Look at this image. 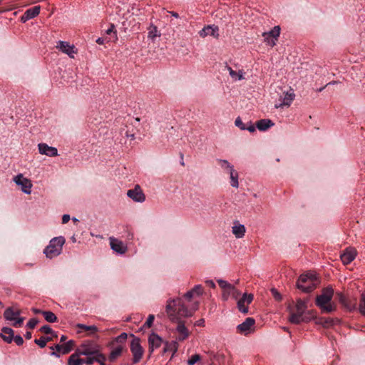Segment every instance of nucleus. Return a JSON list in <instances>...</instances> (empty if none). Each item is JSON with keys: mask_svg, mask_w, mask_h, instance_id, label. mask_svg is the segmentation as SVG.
Instances as JSON below:
<instances>
[{"mask_svg": "<svg viewBox=\"0 0 365 365\" xmlns=\"http://www.w3.org/2000/svg\"><path fill=\"white\" fill-rule=\"evenodd\" d=\"M356 300L351 301V300L347 299L346 301V302L343 304V306L349 310H352L356 308Z\"/></svg>", "mask_w": 365, "mask_h": 365, "instance_id": "nucleus-40", "label": "nucleus"}, {"mask_svg": "<svg viewBox=\"0 0 365 365\" xmlns=\"http://www.w3.org/2000/svg\"><path fill=\"white\" fill-rule=\"evenodd\" d=\"M235 124L237 127L240 128L241 130H245V128H246V125L243 122L242 120H241V118L240 117L237 118L235 121Z\"/></svg>", "mask_w": 365, "mask_h": 365, "instance_id": "nucleus-46", "label": "nucleus"}, {"mask_svg": "<svg viewBox=\"0 0 365 365\" xmlns=\"http://www.w3.org/2000/svg\"><path fill=\"white\" fill-rule=\"evenodd\" d=\"M150 351H153L154 349L159 348L162 343V339L156 334L153 333L149 339Z\"/></svg>", "mask_w": 365, "mask_h": 365, "instance_id": "nucleus-23", "label": "nucleus"}, {"mask_svg": "<svg viewBox=\"0 0 365 365\" xmlns=\"http://www.w3.org/2000/svg\"><path fill=\"white\" fill-rule=\"evenodd\" d=\"M66 242L63 237L59 236L52 238L49 244L43 250V254L47 258L52 259L61 255L63 246Z\"/></svg>", "mask_w": 365, "mask_h": 365, "instance_id": "nucleus-4", "label": "nucleus"}, {"mask_svg": "<svg viewBox=\"0 0 365 365\" xmlns=\"http://www.w3.org/2000/svg\"><path fill=\"white\" fill-rule=\"evenodd\" d=\"M115 26L113 24H110V28L106 31V38L107 42L115 41L118 39L116 31L114 29Z\"/></svg>", "mask_w": 365, "mask_h": 365, "instance_id": "nucleus-27", "label": "nucleus"}, {"mask_svg": "<svg viewBox=\"0 0 365 365\" xmlns=\"http://www.w3.org/2000/svg\"><path fill=\"white\" fill-rule=\"evenodd\" d=\"M228 173L230 174L231 185L234 187H238L239 182L237 172L235 171L234 168H232L230 171H228Z\"/></svg>", "mask_w": 365, "mask_h": 365, "instance_id": "nucleus-31", "label": "nucleus"}, {"mask_svg": "<svg viewBox=\"0 0 365 365\" xmlns=\"http://www.w3.org/2000/svg\"><path fill=\"white\" fill-rule=\"evenodd\" d=\"M4 317L6 320L13 322L12 325L15 327H20L24 321V318L20 317V312L11 307L4 311Z\"/></svg>", "mask_w": 365, "mask_h": 365, "instance_id": "nucleus-7", "label": "nucleus"}, {"mask_svg": "<svg viewBox=\"0 0 365 365\" xmlns=\"http://www.w3.org/2000/svg\"><path fill=\"white\" fill-rule=\"evenodd\" d=\"M13 341H14V342H15L18 346L22 345V344H23V343H24V339H23V338H22V336H20V335H16V336H14Z\"/></svg>", "mask_w": 365, "mask_h": 365, "instance_id": "nucleus-52", "label": "nucleus"}, {"mask_svg": "<svg viewBox=\"0 0 365 365\" xmlns=\"http://www.w3.org/2000/svg\"><path fill=\"white\" fill-rule=\"evenodd\" d=\"M319 324H322L324 327H329L332 326L333 324V319H324L322 318L319 319Z\"/></svg>", "mask_w": 365, "mask_h": 365, "instance_id": "nucleus-41", "label": "nucleus"}, {"mask_svg": "<svg viewBox=\"0 0 365 365\" xmlns=\"http://www.w3.org/2000/svg\"><path fill=\"white\" fill-rule=\"evenodd\" d=\"M205 283H206L207 285H208L209 287H210L212 288H215V283H214V282L212 280H206Z\"/></svg>", "mask_w": 365, "mask_h": 365, "instance_id": "nucleus-60", "label": "nucleus"}, {"mask_svg": "<svg viewBox=\"0 0 365 365\" xmlns=\"http://www.w3.org/2000/svg\"><path fill=\"white\" fill-rule=\"evenodd\" d=\"M231 77L235 80H241L243 79V72L240 71L239 72L235 71L234 70H231Z\"/></svg>", "mask_w": 365, "mask_h": 365, "instance_id": "nucleus-42", "label": "nucleus"}, {"mask_svg": "<svg viewBox=\"0 0 365 365\" xmlns=\"http://www.w3.org/2000/svg\"><path fill=\"white\" fill-rule=\"evenodd\" d=\"M123 345L118 344L116 347H115L110 352L109 355V360L110 361H113L115 360L116 358H118L123 351Z\"/></svg>", "mask_w": 365, "mask_h": 365, "instance_id": "nucleus-30", "label": "nucleus"}, {"mask_svg": "<svg viewBox=\"0 0 365 365\" xmlns=\"http://www.w3.org/2000/svg\"><path fill=\"white\" fill-rule=\"evenodd\" d=\"M71 220V217L68 214H64L63 216H62V223L63 224H66L67 222H68V221Z\"/></svg>", "mask_w": 365, "mask_h": 365, "instance_id": "nucleus-56", "label": "nucleus"}, {"mask_svg": "<svg viewBox=\"0 0 365 365\" xmlns=\"http://www.w3.org/2000/svg\"><path fill=\"white\" fill-rule=\"evenodd\" d=\"M74 346V341L69 340L62 344H56L54 347H51L52 349H56V351L51 353L52 356L60 357V354H66L70 352Z\"/></svg>", "mask_w": 365, "mask_h": 365, "instance_id": "nucleus-11", "label": "nucleus"}, {"mask_svg": "<svg viewBox=\"0 0 365 365\" xmlns=\"http://www.w3.org/2000/svg\"><path fill=\"white\" fill-rule=\"evenodd\" d=\"M127 334L126 333H122L120 335H119L118 336H117L113 343H116L118 344H121L123 345V344H124L126 341V339H127Z\"/></svg>", "mask_w": 365, "mask_h": 365, "instance_id": "nucleus-36", "label": "nucleus"}, {"mask_svg": "<svg viewBox=\"0 0 365 365\" xmlns=\"http://www.w3.org/2000/svg\"><path fill=\"white\" fill-rule=\"evenodd\" d=\"M207 354L210 356V361H212L216 356L215 354L213 351H208Z\"/></svg>", "mask_w": 365, "mask_h": 365, "instance_id": "nucleus-62", "label": "nucleus"}, {"mask_svg": "<svg viewBox=\"0 0 365 365\" xmlns=\"http://www.w3.org/2000/svg\"><path fill=\"white\" fill-rule=\"evenodd\" d=\"M32 312L36 314H42V312H43L44 311H42L37 308H33Z\"/></svg>", "mask_w": 365, "mask_h": 365, "instance_id": "nucleus-61", "label": "nucleus"}, {"mask_svg": "<svg viewBox=\"0 0 365 365\" xmlns=\"http://www.w3.org/2000/svg\"><path fill=\"white\" fill-rule=\"evenodd\" d=\"M237 308L244 314H247L248 312V307L245 306V297H242L238 300Z\"/></svg>", "mask_w": 365, "mask_h": 365, "instance_id": "nucleus-34", "label": "nucleus"}, {"mask_svg": "<svg viewBox=\"0 0 365 365\" xmlns=\"http://www.w3.org/2000/svg\"><path fill=\"white\" fill-rule=\"evenodd\" d=\"M96 43H98V44H103L105 43H108L107 42V38L105 36L98 38L96 40Z\"/></svg>", "mask_w": 365, "mask_h": 365, "instance_id": "nucleus-57", "label": "nucleus"}, {"mask_svg": "<svg viewBox=\"0 0 365 365\" xmlns=\"http://www.w3.org/2000/svg\"><path fill=\"white\" fill-rule=\"evenodd\" d=\"M356 256V250L354 248L349 247L341 255L340 257L344 264H350Z\"/></svg>", "mask_w": 365, "mask_h": 365, "instance_id": "nucleus-17", "label": "nucleus"}, {"mask_svg": "<svg viewBox=\"0 0 365 365\" xmlns=\"http://www.w3.org/2000/svg\"><path fill=\"white\" fill-rule=\"evenodd\" d=\"M242 297H245V303L248 305L250 304L252 300H253V295L252 294H244Z\"/></svg>", "mask_w": 365, "mask_h": 365, "instance_id": "nucleus-53", "label": "nucleus"}, {"mask_svg": "<svg viewBox=\"0 0 365 365\" xmlns=\"http://www.w3.org/2000/svg\"><path fill=\"white\" fill-rule=\"evenodd\" d=\"M38 148L39 153L41 155H45L48 157H56L58 155L57 148L55 147L49 146L46 143H38Z\"/></svg>", "mask_w": 365, "mask_h": 365, "instance_id": "nucleus-15", "label": "nucleus"}, {"mask_svg": "<svg viewBox=\"0 0 365 365\" xmlns=\"http://www.w3.org/2000/svg\"><path fill=\"white\" fill-rule=\"evenodd\" d=\"M245 130H249L250 133H253L256 129L255 126L251 122H248V125H246Z\"/></svg>", "mask_w": 365, "mask_h": 365, "instance_id": "nucleus-54", "label": "nucleus"}, {"mask_svg": "<svg viewBox=\"0 0 365 365\" xmlns=\"http://www.w3.org/2000/svg\"><path fill=\"white\" fill-rule=\"evenodd\" d=\"M91 364V357L84 359V358L80 357L78 354H73L68 360V365H82V364Z\"/></svg>", "mask_w": 365, "mask_h": 365, "instance_id": "nucleus-20", "label": "nucleus"}, {"mask_svg": "<svg viewBox=\"0 0 365 365\" xmlns=\"http://www.w3.org/2000/svg\"><path fill=\"white\" fill-rule=\"evenodd\" d=\"M109 240L110 247L114 252L120 255L125 254L126 252L128 250L127 246H125L122 241L113 237H110Z\"/></svg>", "mask_w": 365, "mask_h": 365, "instance_id": "nucleus-16", "label": "nucleus"}, {"mask_svg": "<svg viewBox=\"0 0 365 365\" xmlns=\"http://www.w3.org/2000/svg\"><path fill=\"white\" fill-rule=\"evenodd\" d=\"M218 165L225 170L228 173L231 169L234 168L233 166L226 160L217 159Z\"/></svg>", "mask_w": 365, "mask_h": 365, "instance_id": "nucleus-33", "label": "nucleus"}, {"mask_svg": "<svg viewBox=\"0 0 365 365\" xmlns=\"http://www.w3.org/2000/svg\"><path fill=\"white\" fill-rule=\"evenodd\" d=\"M274 125V123L269 119H261L256 123V127L261 131H265Z\"/></svg>", "mask_w": 365, "mask_h": 365, "instance_id": "nucleus-26", "label": "nucleus"}, {"mask_svg": "<svg viewBox=\"0 0 365 365\" xmlns=\"http://www.w3.org/2000/svg\"><path fill=\"white\" fill-rule=\"evenodd\" d=\"M201 359V356L199 354L192 355L190 359L188 360L187 363L189 365H194L195 363L199 361Z\"/></svg>", "mask_w": 365, "mask_h": 365, "instance_id": "nucleus-43", "label": "nucleus"}, {"mask_svg": "<svg viewBox=\"0 0 365 365\" xmlns=\"http://www.w3.org/2000/svg\"><path fill=\"white\" fill-rule=\"evenodd\" d=\"M179 336L178 337V339L179 341H184L190 335V332L188 329L185 326V323L182 321H178V326L176 328Z\"/></svg>", "mask_w": 365, "mask_h": 365, "instance_id": "nucleus-22", "label": "nucleus"}, {"mask_svg": "<svg viewBox=\"0 0 365 365\" xmlns=\"http://www.w3.org/2000/svg\"><path fill=\"white\" fill-rule=\"evenodd\" d=\"M245 227L243 225L237 224L232 227V233L237 238H241L245 235Z\"/></svg>", "mask_w": 365, "mask_h": 365, "instance_id": "nucleus-29", "label": "nucleus"}, {"mask_svg": "<svg viewBox=\"0 0 365 365\" xmlns=\"http://www.w3.org/2000/svg\"><path fill=\"white\" fill-rule=\"evenodd\" d=\"M131 130H130V127L128 125H125L123 128H121L120 134L123 137L130 138L131 140H134L135 138V131L133 126L130 127Z\"/></svg>", "mask_w": 365, "mask_h": 365, "instance_id": "nucleus-28", "label": "nucleus"}, {"mask_svg": "<svg viewBox=\"0 0 365 365\" xmlns=\"http://www.w3.org/2000/svg\"><path fill=\"white\" fill-rule=\"evenodd\" d=\"M130 351L133 355V363L137 364L140 361L143 354V349L140 344L139 339L134 338L130 344Z\"/></svg>", "mask_w": 365, "mask_h": 365, "instance_id": "nucleus-12", "label": "nucleus"}, {"mask_svg": "<svg viewBox=\"0 0 365 365\" xmlns=\"http://www.w3.org/2000/svg\"><path fill=\"white\" fill-rule=\"evenodd\" d=\"M98 331H99L98 329L96 326L93 325V343L96 339L98 338V336L96 335ZM105 356L98 353V349L94 346V344H93V364L96 361L99 363L101 365H105Z\"/></svg>", "mask_w": 365, "mask_h": 365, "instance_id": "nucleus-13", "label": "nucleus"}, {"mask_svg": "<svg viewBox=\"0 0 365 365\" xmlns=\"http://www.w3.org/2000/svg\"><path fill=\"white\" fill-rule=\"evenodd\" d=\"M218 28L217 26H207L200 31L199 34L201 37H205L207 36H217Z\"/></svg>", "mask_w": 365, "mask_h": 365, "instance_id": "nucleus-25", "label": "nucleus"}, {"mask_svg": "<svg viewBox=\"0 0 365 365\" xmlns=\"http://www.w3.org/2000/svg\"><path fill=\"white\" fill-rule=\"evenodd\" d=\"M217 282L223 291L222 299L224 301H227L230 296L234 299H237L240 295V292L227 282L222 279H218Z\"/></svg>", "mask_w": 365, "mask_h": 365, "instance_id": "nucleus-6", "label": "nucleus"}, {"mask_svg": "<svg viewBox=\"0 0 365 365\" xmlns=\"http://www.w3.org/2000/svg\"><path fill=\"white\" fill-rule=\"evenodd\" d=\"M56 48L62 53L68 55L71 58H73L74 55L77 53V49L75 46L65 41H58Z\"/></svg>", "mask_w": 365, "mask_h": 365, "instance_id": "nucleus-10", "label": "nucleus"}, {"mask_svg": "<svg viewBox=\"0 0 365 365\" xmlns=\"http://www.w3.org/2000/svg\"><path fill=\"white\" fill-rule=\"evenodd\" d=\"M40 330H41L42 332H43V333L46 334H54L53 331L52 330V329H51L48 325H44V326H43V327L40 329Z\"/></svg>", "mask_w": 365, "mask_h": 365, "instance_id": "nucleus-49", "label": "nucleus"}, {"mask_svg": "<svg viewBox=\"0 0 365 365\" xmlns=\"http://www.w3.org/2000/svg\"><path fill=\"white\" fill-rule=\"evenodd\" d=\"M271 292L272 294V296L273 297L277 300V301H280L282 299V296L280 294L279 292H278V291L274 289V288H272L271 289Z\"/></svg>", "mask_w": 365, "mask_h": 365, "instance_id": "nucleus-50", "label": "nucleus"}, {"mask_svg": "<svg viewBox=\"0 0 365 365\" xmlns=\"http://www.w3.org/2000/svg\"><path fill=\"white\" fill-rule=\"evenodd\" d=\"M31 337H32V334H31V331H27V332L25 334V338H26V339H31Z\"/></svg>", "mask_w": 365, "mask_h": 365, "instance_id": "nucleus-64", "label": "nucleus"}, {"mask_svg": "<svg viewBox=\"0 0 365 365\" xmlns=\"http://www.w3.org/2000/svg\"><path fill=\"white\" fill-rule=\"evenodd\" d=\"M154 319V315L150 314L144 324V327H150L153 323Z\"/></svg>", "mask_w": 365, "mask_h": 365, "instance_id": "nucleus-51", "label": "nucleus"}, {"mask_svg": "<svg viewBox=\"0 0 365 365\" xmlns=\"http://www.w3.org/2000/svg\"><path fill=\"white\" fill-rule=\"evenodd\" d=\"M195 326L205 327V319H200L195 323Z\"/></svg>", "mask_w": 365, "mask_h": 365, "instance_id": "nucleus-58", "label": "nucleus"}, {"mask_svg": "<svg viewBox=\"0 0 365 365\" xmlns=\"http://www.w3.org/2000/svg\"><path fill=\"white\" fill-rule=\"evenodd\" d=\"M76 354H78L80 357L85 356L84 359H87L91 357V344L88 341L85 344H83L76 350Z\"/></svg>", "mask_w": 365, "mask_h": 365, "instance_id": "nucleus-19", "label": "nucleus"}, {"mask_svg": "<svg viewBox=\"0 0 365 365\" xmlns=\"http://www.w3.org/2000/svg\"><path fill=\"white\" fill-rule=\"evenodd\" d=\"M38 323V321L37 319L32 318L28 322L26 327L29 329H34Z\"/></svg>", "mask_w": 365, "mask_h": 365, "instance_id": "nucleus-47", "label": "nucleus"}, {"mask_svg": "<svg viewBox=\"0 0 365 365\" xmlns=\"http://www.w3.org/2000/svg\"><path fill=\"white\" fill-rule=\"evenodd\" d=\"M78 327L83 328L86 330H91V326H86L84 324H79L78 325Z\"/></svg>", "mask_w": 365, "mask_h": 365, "instance_id": "nucleus-63", "label": "nucleus"}, {"mask_svg": "<svg viewBox=\"0 0 365 365\" xmlns=\"http://www.w3.org/2000/svg\"><path fill=\"white\" fill-rule=\"evenodd\" d=\"M0 336L4 341L9 344L13 341L14 332L11 328L3 327Z\"/></svg>", "mask_w": 365, "mask_h": 365, "instance_id": "nucleus-24", "label": "nucleus"}, {"mask_svg": "<svg viewBox=\"0 0 365 365\" xmlns=\"http://www.w3.org/2000/svg\"><path fill=\"white\" fill-rule=\"evenodd\" d=\"M42 315L46 322L49 323H53L57 321V317L55 314L51 311H44L42 312Z\"/></svg>", "mask_w": 365, "mask_h": 365, "instance_id": "nucleus-32", "label": "nucleus"}, {"mask_svg": "<svg viewBox=\"0 0 365 365\" xmlns=\"http://www.w3.org/2000/svg\"><path fill=\"white\" fill-rule=\"evenodd\" d=\"M319 278L311 272L300 275L297 282V287L304 292L309 293L312 292L319 284Z\"/></svg>", "mask_w": 365, "mask_h": 365, "instance_id": "nucleus-3", "label": "nucleus"}, {"mask_svg": "<svg viewBox=\"0 0 365 365\" xmlns=\"http://www.w3.org/2000/svg\"><path fill=\"white\" fill-rule=\"evenodd\" d=\"M193 293L197 296L202 294L203 289L200 284L195 285L192 289Z\"/></svg>", "mask_w": 365, "mask_h": 365, "instance_id": "nucleus-44", "label": "nucleus"}, {"mask_svg": "<svg viewBox=\"0 0 365 365\" xmlns=\"http://www.w3.org/2000/svg\"><path fill=\"white\" fill-rule=\"evenodd\" d=\"M166 312L172 321H181V317H188L193 314L184 304L181 299L170 301L166 306Z\"/></svg>", "mask_w": 365, "mask_h": 365, "instance_id": "nucleus-1", "label": "nucleus"}, {"mask_svg": "<svg viewBox=\"0 0 365 365\" xmlns=\"http://www.w3.org/2000/svg\"><path fill=\"white\" fill-rule=\"evenodd\" d=\"M194 295L195 294L193 293V291H192L191 289L184 295V297L188 301H190L193 297Z\"/></svg>", "mask_w": 365, "mask_h": 365, "instance_id": "nucleus-55", "label": "nucleus"}, {"mask_svg": "<svg viewBox=\"0 0 365 365\" xmlns=\"http://www.w3.org/2000/svg\"><path fill=\"white\" fill-rule=\"evenodd\" d=\"M51 339V337H41L40 339H36L34 342L41 348H44L46 345V343Z\"/></svg>", "mask_w": 365, "mask_h": 365, "instance_id": "nucleus-35", "label": "nucleus"}, {"mask_svg": "<svg viewBox=\"0 0 365 365\" xmlns=\"http://www.w3.org/2000/svg\"><path fill=\"white\" fill-rule=\"evenodd\" d=\"M307 309L306 302L299 299L296 304V310L292 312L289 317L290 322L298 324L302 322H309V319L303 317V314Z\"/></svg>", "mask_w": 365, "mask_h": 365, "instance_id": "nucleus-5", "label": "nucleus"}, {"mask_svg": "<svg viewBox=\"0 0 365 365\" xmlns=\"http://www.w3.org/2000/svg\"><path fill=\"white\" fill-rule=\"evenodd\" d=\"M13 180L21 187V190L24 193L27 195L31 194L33 185L29 179L24 178L22 174H18L14 178Z\"/></svg>", "mask_w": 365, "mask_h": 365, "instance_id": "nucleus-8", "label": "nucleus"}, {"mask_svg": "<svg viewBox=\"0 0 365 365\" xmlns=\"http://www.w3.org/2000/svg\"><path fill=\"white\" fill-rule=\"evenodd\" d=\"M255 320L252 317L247 318L245 322L237 326V332L245 336L255 331Z\"/></svg>", "mask_w": 365, "mask_h": 365, "instance_id": "nucleus-9", "label": "nucleus"}, {"mask_svg": "<svg viewBox=\"0 0 365 365\" xmlns=\"http://www.w3.org/2000/svg\"><path fill=\"white\" fill-rule=\"evenodd\" d=\"M127 195L133 200L138 202H143L145 200V196L139 185H136L133 189L128 190Z\"/></svg>", "mask_w": 365, "mask_h": 365, "instance_id": "nucleus-14", "label": "nucleus"}, {"mask_svg": "<svg viewBox=\"0 0 365 365\" xmlns=\"http://www.w3.org/2000/svg\"><path fill=\"white\" fill-rule=\"evenodd\" d=\"M336 299L341 303L342 305L346 302L348 299L341 292H337L336 294Z\"/></svg>", "mask_w": 365, "mask_h": 365, "instance_id": "nucleus-45", "label": "nucleus"}, {"mask_svg": "<svg viewBox=\"0 0 365 365\" xmlns=\"http://www.w3.org/2000/svg\"><path fill=\"white\" fill-rule=\"evenodd\" d=\"M264 36L265 38V41L267 43L269 46L272 47L276 44V41H277L276 38L268 35L267 33L264 34Z\"/></svg>", "mask_w": 365, "mask_h": 365, "instance_id": "nucleus-39", "label": "nucleus"}, {"mask_svg": "<svg viewBox=\"0 0 365 365\" xmlns=\"http://www.w3.org/2000/svg\"><path fill=\"white\" fill-rule=\"evenodd\" d=\"M359 309L362 314L365 315V294H362L361 296Z\"/></svg>", "mask_w": 365, "mask_h": 365, "instance_id": "nucleus-38", "label": "nucleus"}, {"mask_svg": "<svg viewBox=\"0 0 365 365\" xmlns=\"http://www.w3.org/2000/svg\"><path fill=\"white\" fill-rule=\"evenodd\" d=\"M294 93H287L284 97H280L278 103L275 104V107L282 108L283 106H289L294 98Z\"/></svg>", "mask_w": 365, "mask_h": 365, "instance_id": "nucleus-21", "label": "nucleus"}, {"mask_svg": "<svg viewBox=\"0 0 365 365\" xmlns=\"http://www.w3.org/2000/svg\"><path fill=\"white\" fill-rule=\"evenodd\" d=\"M159 36L158 34V30L156 27H153L149 32H148V38L154 39L156 36Z\"/></svg>", "mask_w": 365, "mask_h": 365, "instance_id": "nucleus-48", "label": "nucleus"}, {"mask_svg": "<svg viewBox=\"0 0 365 365\" xmlns=\"http://www.w3.org/2000/svg\"><path fill=\"white\" fill-rule=\"evenodd\" d=\"M40 6H35L32 8L27 9L21 17V21L25 23L27 21L35 18L40 13Z\"/></svg>", "mask_w": 365, "mask_h": 365, "instance_id": "nucleus-18", "label": "nucleus"}, {"mask_svg": "<svg viewBox=\"0 0 365 365\" xmlns=\"http://www.w3.org/2000/svg\"><path fill=\"white\" fill-rule=\"evenodd\" d=\"M334 295V289L331 287H327L322 290V293L316 298V305L322 312L330 313L336 309V305L331 302Z\"/></svg>", "mask_w": 365, "mask_h": 365, "instance_id": "nucleus-2", "label": "nucleus"}, {"mask_svg": "<svg viewBox=\"0 0 365 365\" xmlns=\"http://www.w3.org/2000/svg\"><path fill=\"white\" fill-rule=\"evenodd\" d=\"M198 307H199V302H195V304H193V307L190 309L191 312H193V313L198 309Z\"/></svg>", "mask_w": 365, "mask_h": 365, "instance_id": "nucleus-59", "label": "nucleus"}, {"mask_svg": "<svg viewBox=\"0 0 365 365\" xmlns=\"http://www.w3.org/2000/svg\"><path fill=\"white\" fill-rule=\"evenodd\" d=\"M267 34L277 40L280 34V28L279 26H274L273 29Z\"/></svg>", "mask_w": 365, "mask_h": 365, "instance_id": "nucleus-37", "label": "nucleus"}]
</instances>
